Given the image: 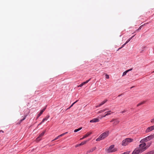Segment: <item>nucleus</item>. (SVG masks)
<instances>
[{
    "mask_svg": "<svg viewBox=\"0 0 154 154\" xmlns=\"http://www.w3.org/2000/svg\"><path fill=\"white\" fill-rule=\"evenodd\" d=\"M126 111V110H124V111H122V112H121V113H124V112H125Z\"/></svg>",
    "mask_w": 154,
    "mask_h": 154,
    "instance_id": "36",
    "label": "nucleus"
},
{
    "mask_svg": "<svg viewBox=\"0 0 154 154\" xmlns=\"http://www.w3.org/2000/svg\"><path fill=\"white\" fill-rule=\"evenodd\" d=\"M140 153H141V152L139 150L138 148H136L132 152V154H139Z\"/></svg>",
    "mask_w": 154,
    "mask_h": 154,
    "instance_id": "8",
    "label": "nucleus"
},
{
    "mask_svg": "<svg viewBox=\"0 0 154 154\" xmlns=\"http://www.w3.org/2000/svg\"><path fill=\"white\" fill-rule=\"evenodd\" d=\"M91 79H89V80L86 81L82 83L81 84L78 86V87H82L84 85L87 83L91 80Z\"/></svg>",
    "mask_w": 154,
    "mask_h": 154,
    "instance_id": "9",
    "label": "nucleus"
},
{
    "mask_svg": "<svg viewBox=\"0 0 154 154\" xmlns=\"http://www.w3.org/2000/svg\"><path fill=\"white\" fill-rule=\"evenodd\" d=\"M152 72V73H154V71H153Z\"/></svg>",
    "mask_w": 154,
    "mask_h": 154,
    "instance_id": "55",
    "label": "nucleus"
},
{
    "mask_svg": "<svg viewBox=\"0 0 154 154\" xmlns=\"http://www.w3.org/2000/svg\"><path fill=\"white\" fill-rule=\"evenodd\" d=\"M96 149V147H95L93 148H92L91 149H90L89 150H88L87 151L86 153L87 154H88L89 153H90L91 152H93V151H94V150H95Z\"/></svg>",
    "mask_w": 154,
    "mask_h": 154,
    "instance_id": "13",
    "label": "nucleus"
},
{
    "mask_svg": "<svg viewBox=\"0 0 154 154\" xmlns=\"http://www.w3.org/2000/svg\"><path fill=\"white\" fill-rule=\"evenodd\" d=\"M144 103H145V102L143 101V102H141V103H138V104H137V106H138L143 104Z\"/></svg>",
    "mask_w": 154,
    "mask_h": 154,
    "instance_id": "22",
    "label": "nucleus"
},
{
    "mask_svg": "<svg viewBox=\"0 0 154 154\" xmlns=\"http://www.w3.org/2000/svg\"><path fill=\"white\" fill-rule=\"evenodd\" d=\"M99 120L98 118H94L90 121V122L91 123H94L99 122Z\"/></svg>",
    "mask_w": 154,
    "mask_h": 154,
    "instance_id": "11",
    "label": "nucleus"
},
{
    "mask_svg": "<svg viewBox=\"0 0 154 154\" xmlns=\"http://www.w3.org/2000/svg\"><path fill=\"white\" fill-rule=\"evenodd\" d=\"M67 132H65V133H65V134H66L67 133Z\"/></svg>",
    "mask_w": 154,
    "mask_h": 154,
    "instance_id": "52",
    "label": "nucleus"
},
{
    "mask_svg": "<svg viewBox=\"0 0 154 154\" xmlns=\"http://www.w3.org/2000/svg\"><path fill=\"white\" fill-rule=\"evenodd\" d=\"M45 109L46 108H44L42 110H41L40 111V112L39 114H38V115L37 118H38L40 116H41V115L42 114V113L45 110Z\"/></svg>",
    "mask_w": 154,
    "mask_h": 154,
    "instance_id": "16",
    "label": "nucleus"
},
{
    "mask_svg": "<svg viewBox=\"0 0 154 154\" xmlns=\"http://www.w3.org/2000/svg\"><path fill=\"white\" fill-rule=\"evenodd\" d=\"M114 145H111L107 149V152L108 153L112 152L117 151V149L116 148H114Z\"/></svg>",
    "mask_w": 154,
    "mask_h": 154,
    "instance_id": "4",
    "label": "nucleus"
},
{
    "mask_svg": "<svg viewBox=\"0 0 154 154\" xmlns=\"http://www.w3.org/2000/svg\"><path fill=\"white\" fill-rule=\"evenodd\" d=\"M62 137L61 135L60 134V135L58 136L56 138H55L54 140H53L52 141H53L54 140H55L58 139H59L60 137Z\"/></svg>",
    "mask_w": 154,
    "mask_h": 154,
    "instance_id": "21",
    "label": "nucleus"
},
{
    "mask_svg": "<svg viewBox=\"0 0 154 154\" xmlns=\"http://www.w3.org/2000/svg\"><path fill=\"white\" fill-rule=\"evenodd\" d=\"M121 96V95H119V96H119H119Z\"/></svg>",
    "mask_w": 154,
    "mask_h": 154,
    "instance_id": "56",
    "label": "nucleus"
},
{
    "mask_svg": "<svg viewBox=\"0 0 154 154\" xmlns=\"http://www.w3.org/2000/svg\"><path fill=\"white\" fill-rule=\"evenodd\" d=\"M143 26V25H142L141 26L138 28V30H140L141 29L142 27Z\"/></svg>",
    "mask_w": 154,
    "mask_h": 154,
    "instance_id": "33",
    "label": "nucleus"
},
{
    "mask_svg": "<svg viewBox=\"0 0 154 154\" xmlns=\"http://www.w3.org/2000/svg\"><path fill=\"white\" fill-rule=\"evenodd\" d=\"M135 35L132 36L131 38H133L135 36Z\"/></svg>",
    "mask_w": 154,
    "mask_h": 154,
    "instance_id": "49",
    "label": "nucleus"
},
{
    "mask_svg": "<svg viewBox=\"0 0 154 154\" xmlns=\"http://www.w3.org/2000/svg\"><path fill=\"white\" fill-rule=\"evenodd\" d=\"M130 152V151H127L126 152H124V153H122V154H129Z\"/></svg>",
    "mask_w": 154,
    "mask_h": 154,
    "instance_id": "24",
    "label": "nucleus"
},
{
    "mask_svg": "<svg viewBox=\"0 0 154 154\" xmlns=\"http://www.w3.org/2000/svg\"><path fill=\"white\" fill-rule=\"evenodd\" d=\"M138 30V29H137V30H136V31H137V30Z\"/></svg>",
    "mask_w": 154,
    "mask_h": 154,
    "instance_id": "54",
    "label": "nucleus"
},
{
    "mask_svg": "<svg viewBox=\"0 0 154 154\" xmlns=\"http://www.w3.org/2000/svg\"><path fill=\"white\" fill-rule=\"evenodd\" d=\"M122 48L121 47V48H119L118 50H117V51L119 50L121 48Z\"/></svg>",
    "mask_w": 154,
    "mask_h": 154,
    "instance_id": "44",
    "label": "nucleus"
},
{
    "mask_svg": "<svg viewBox=\"0 0 154 154\" xmlns=\"http://www.w3.org/2000/svg\"><path fill=\"white\" fill-rule=\"evenodd\" d=\"M105 110H103H103H100V111H99V112H98V113H102V112H103L105 111Z\"/></svg>",
    "mask_w": 154,
    "mask_h": 154,
    "instance_id": "30",
    "label": "nucleus"
},
{
    "mask_svg": "<svg viewBox=\"0 0 154 154\" xmlns=\"http://www.w3.org/2000/svg\"><path fill=\"white\" fill-rule=\"evenodd\" d=\"M82 129V128L81 127V128H79L78 129H75L74 131V132H76L79 131L80 130H81Z\"/></svg>",
    "mask_w": 154,
    "mask_h": 154,
    "instance_id": "19",
    "label": "nucleus"
},
{
    "mask_svg": "<svg viewBox=\"0 0 154 154\" xmlns=\"http://www.w3.org/2000/svg\"><path fill=\"white\" fill-rule=\"evenodd\" d=\"M153 130H154V125L148 127L146 129L145 132L146 133H148Z\"/></svg>",
    "mask_w": 154,
    "mask_h": 154,
    "instance_id": "7",
    "label": "nucleus"
},
{
    "mask_svg": "<svg viewBox=\"0 0 154 154\" xmlns=\"http://www.w3.org/2000/svg\"><path fill=\"white\" fill-rule=\"evenodd\" d=\"M132 69H133L132 68H131V69H128V70H126V71H127V72H128L132 70Z\"/></svg>",
    "mask_w": 154,
    "mask_h": 154,
    "instance_id": "35",
    "label": "nucleus"
},
{
    "mask_svg": "<svg viewBox=\"0 0 154 154\" xmlns=\"http://www.w3.org/2000/svg\"><path fill=\"white\" fill-rule=\"evenodd\" d=\"M133 141L134 140L133 139L131 138H127L123 140L122 145L123 146H126Z\"/></svg>",
    "mask_w": 154,
    "mask_h": 154,
    "instance_id": "2",
    "label": "nucleus"
},
{
    "mask_svg": "<svg viewBox=\"0 0 154 154\" xmlns=\"http://www.w3.org/2000/svg\"><path fill=\"white\" fill-rule=\"evenodd\" d=\"M127 72H127V71H125L123 73L122 76H124V75H125Z\"/></svg>",
    "mask_w": 154,
    "mask_h": 154,
    "instance_id": "26",
    "label": "nucleus"
},
{
    "mask_svg": "<svg viewBox=\"0 0 154 154\" xmlns=\"http://www.w3.org/2000/svg\"><path fill=\"white\" fill-rule=\"evenodd\" d=\"M101 106L100 105V104H99V105H97V106H96V108H97V107H99L100 106Z\"/></svg>",
    "mask_w": 154,
    "mask_h": 154,
    "instance_id": "38",
    "label": "nucleus"
},
{
    "mask_svg": "<svg viewBox=\"0 0 154 154\" xmlns=\"http://www.w3.org/2000/svg\"><path fill=\"white\" fill-rule=\"evenodd\" d=\"M26 117H25L24 118H23V119H21V120H20V122H22L24 120V119H25V118H26Z\"/></svg>",
    "mask_w": 154,
    "mask_h": 154,
    "instance_id": "34",
    "label": "nucleus"
},
{
    "mask_svg": "<svg viewBox=\"0 0 154 154\" xmlns=\"http://www.w3.org/2000/svg\"><path fill=\"white\" fill-rule=\"evenodd\" d=\"M65 134V133H63V134H61V135L62 136H63Z\"/></svg>",
    "mask_w": 154,
    "mask_h": 154,
    "instance_id": "39",
    "label": "nucleus"
},
{
    "mask_svg": "<svg viewBox=\"0 0 154 154\" xmlns=\"http://www.w3.org/2000/svg\"><path fill=\"white\" fill-rule=\"evenodd\" d=\"M131 39V38H130L128 39V40H129V41H130Z\"/></svg>",
    "mask_w": 154,
    "mask_h": 154,
    "instance_id": "43",
    "label": "nucleus"
},
{
    "mask_svg": "<svg viewBox=\"0 0 154 154\" xmlns=\"http://www.w3.org/2000/svg\"><path fill=\"white\" fill-rule=\"evenodd\" d=\"M144 103H145V102L143 101V102H141V103H138V104H137V106H138L143 104Z\"/></svg>",
    "mask_w": 154,
    "mask_h": 154,
    "instance_id": "23",
    "label": "nucleus"
},
{
    "mask_svg": "<svg viewBox=\"0 0 154 154\" xmlns=\"http://www.w3.org/2000/svg\"><path fill=\"white\" fill-rule=\"evenodd\" d=\"M45 133V131H44L42 132V133H41L39 135V136L37 138V140L39 141L40 140V139H39L41 137H42L44 134Z\"/></svg>",
    "mask_w": 154,
    "mask_h": 154,
    "instance_id": "12",
    "label": "nucleus"
},
{
    "mask_svg": "<svg viewBox=\"0 0 154 154\" xmlns=\"http://www.w3.org/2000/svg\"><path fill=\"white\" fill-rule=\"evenodd\" d=\"M105 113H106V115H104L103 116V117H105L106 116L110 115L113 112H112L110 111H108L107 112H105Z\"/></svg>",
    "mask_w": 154,
    "mask_h": 154,
    "instance_id": "15",
    "label": "nucleus"
},
{
    "mask_svg": "<svg viewBox=\"0 0 154 154\" xmlns=\"http://www.w3.org/2000/svg\"><path fill=\"white\" fill-rule=\"evenodd\" d=\"M78 100H77L76 101H75V102H74V103H73L74 104L75 103H76L77 102H78Z\"/></svg>",
    "mask_w": 154,
    "mask_h": 154,
    "instance_id": "40",
    "label": "nucleus"
},
{
    "mask_svg": "<svg viewBox=\"0 0 154 154\" xmlns=\"http://www.w3.org/2000/svg\"><path fill=\"white\" fill-rule=\"evenodd\" d=\"M154 152L153 151H151L148 152L146 154H153Z\"/></svg>",
    "mask_w": 154,
    "mask_h": 154,
    "instance_id": "25",
    "label": "nucleus"
},
{
    "mask_svg": "<svg viewBox=\"0 0 154 154\" xmlns=\"http://www.w3.org/2000/svg\"><path fill=\"white\" fill-rule=\"evenodd\" d=\"M83 143L82 142L81 143H80V144H77L75 145V147H77L79 146H82V145H84L83 144Z\"/></svg>",
    "mask_w": 154,
    "mask_h": 154,
    "instance_id": "20",
    "label": "nucleus"
},
{
    "mask_svg": "<svg viewBox=\"0 0 154 154\" xmlns=\"http://www.w3.org/2000/svg\"><path fill=\"white\" fill-rule=\"evenodd\" d=\"M91 134V132H88L86 134H85V135H84L83 137L82 138H81L80 139V140H83V139L88 137V136H89L90 134Z\"/></svg>",
    "mask_w": 154,
    "mask_h": 154,
    "instance_id": "10",
    "label": "nucleus"
},
{
    "mask_svg": "<svg viewBox=\"0 0 154 154\" xmlns=\"http://www.w3.org/2000/svg\"><path fill=\"white\" fill-rule=\"evenodd\" d=\"M146 25V23H144V24H143V26L145 25Z\"/></svg>",
    "mask_w": 154,
    "mask_h": 154,
    "instance_id": "50",
    "label": "nucleus"
},
{
    "mask_svg": "<svg viewBox=\"0 0 154 154\" xmlns=\"http://www.w3.org/2000/svg\"><path fill=\"white\" fill-rule=\"evenodd\" d=\"M151 142H149L147 143V145H146V147H147V149L151 145Z\"/></svg>",
    "mask_w": 154,
    "mask_h": 154,
    "instance_id": "18",
    "label": "nucleus"
},
{
    "mask_svg": "<svg viewBox=\"0 0 154 154\" xmlns=\"http://www.w3.org/2000/svg\"><path fill=\"white\" fill-rule=\"evenodd\" d=\"M137 148H138L141 153L143 152L147 149V147H146V143H141L139 145V147Z\"/></svg>",
    "mask_w": 154,
    "mask_h": 154,
    "instance_id": "3",
    "label": "nucleus"
},
{
    "mask_svg": "<svg viewBox=\"0 0 154 154\" xmlns=\"http://www.w3.org/2000/svg\"><path fill=\"white\" fill-rule=\"evenodd\" d=\"M150 122L152 123H154V118L150 120Z\"/></svg>",
    "mask_w": 154,
    "mask_h": 154,
    "instance_id": "27",
    "label": "nucleus"
},
{
    "mask_svg": "<svg viewBox=\"0 0 154 154\" xmlns=\"http://www.w3.org/2000/svg\"><path fill=\"white\" fill-rule=\"evenodd\" d=\"M107 101V100H103V102H102V103H103L104 104Z\"/></svg>",
    "mask_w": 154,
    "mask_h": 154,
    "instance_id": "31",
    "label": "nucleus"
},
{
    "mask_svg": "<svg viewBox=\"0 0 154 154\" xmlns=\"http://www.w3.org/2000/svg\"><path fill=\"white\" fill-rule=\"evenodd\" d=\"M104 110H105V111L107 110H108V109L107 108H106V109H104Z\"/></svg>",
    "mask_w": 154,
    "mask_h": 154,
    "instance_id": "47",
    "label": "nucleus"
},
{
    "mask_svg": "<svg viewBox=\"0 0 154 154\" xmlns=\"http://www.w3.org/2000/svg\"><path fill=\"white\" fill-rule=\"evenodd\" d=\"M151 23V21H150L149 23H146V24H148L149 23Z\"/></svg>",
    "mask_w": 154,
    "mask_h": 154,
    "instance_id": "48",
    "label": "nucleus"
},
{
    "mask_svg": "<svg viewBox=\"0 0 154 154\" xmlns=\"http://www.w3.org/2000/svg\"><path fill=\"white\" fill-rule=\"evenodd\" d=\"M1 131H2V132H3L2 131H0V132H1Z\"/></svg>",
    "mask_w": 154,
    "mask_h": 154,
    "instance_id": "53",
    "label": "nucleus"
},
{
    "mask_svg": "<svg viewBox=\"0 0 154 154\" xmlns=\"http://www.w3.org/2000/svg\"><path fill=\"white\" fill-rule=\"evenodd\" d=\"M109 131H106L102 134L99 137L96 139V140L97 141H98L104 139L109 135Z\"/></svg>",
    "mask_w": 154,
    "mask_h": 154,
    "instance_id": "1",
    "label": "nucleus"
},
{
    "mask_svg": "<svg viewBox=\"0 0 154 154\" xmlns=\"http://www.w3.org/2000/svg\"><path fill=\"white\" fill-rule=\"evenodd\" d=\"M154 138V134L150 136H148L147 137L144 138L145 140V141L146 142H147Z\"/></svg>",
    "mask_w": 154,
    "mask_h": 154,
    "instance_id": "5",
    "label": "nucleus"
},
{
    "mask_svg": "<svg viewBox=\"0 0 154 154\" xmlns=\"http://www.w3.org/2000/svg\"><path fill=\"white\" fill-rule=\"evenodd\" d=\"M105 76H106V78L107 79L109 78V75H108L107 74H106L105 75Z\"/></svg>",
    "mask_w": 154,
    "mask_h": 154,
    "instance_id": "32",
    "label": "nucleus"
},
{
    "mask_svg": "<svg viewBox=\"0 0 154 154\" xmlns=\"http://www.w3.org/2000/svg\"><path fill=\"white\" fill-rule=\"evenodd\" d=\"M125 45V43L124 44H123V45H122V48Z\"/></svg>",
    "mask_w": 154,
    "mask_h": 154,
    "instance_id": "42",
    "label": "nucleus"
},
{
    "mask_svg": "<svg viewBox=\"0 0 154 154\" xmlns=\"http://www.w3.org/2000/svg\"><path fill=\"white\" fill-rule=\"evenodd\" d=\"M127 41H128V42H129L130 41L129 40H128Z\"/></svg>",
    "mask_w": 154,
    "mask_h": 154,
    "instance_id": "51",
    "label": "nucleus"
},
{
    "mask_svg": "<svg viewBox=\"0 0 154 154\" xmlns=\"http://www.w3.org/2000/svg\"><path fill=\"white\" fill-rule=\"evenodd\" d=\"M89 140H90V139H89L88 140H86L85 141L83 142H82L83 143H84L83 144H85L87 142L89 141Z\"/></svg>",
    "mask_w": 154,
    "mask_h": 154,
    "instance_id": "29",
    "label": "nucleus"
},
{
    "mask_svg": "<svg viewBox=\"0 0 154 154\" xmlns=\"http://www.w3.org/2000/svg\"><path fill=\"white\" fill-rule=\"evenodd\" d=\"M89 140H90V139H89L88 140H86L85 141L83 142H82L83 143H84L83 144H85L87 142L89 141Z\"/></svg>",
    "mask_w": 154,
    "mask_h": 154,
    "instance_id": "28",
    "label": "nucleus"
},
{
    "mask_svg": "<svg viewBox=\"0 0 154 154\" xmlns=\"http://www.w3.org/2000/svg\"><path fill=\"white\" fill-rule=\"evenodd\" d=\"M49 117L50 116L49 115H48L45 118L43 119L40 124L43 123L45 121L47 120Z\"/></svg>",
    "mask_w": 154,
    "mask_h": 154,
    "instance_id": "14",
    "label": "nucleus"
},
{
    "mask_svg": "<svg viewBox=\"0 0 154 154\" xmlns=\"http://www.w3.org/2000/svg\"><path fill=\"white\" fill-rule=\"evenodd\" d=\"M100 104V105L101 106L103 105V104H104L103 103H102V102Z\"/></svg>",
    "mask_w": 154,
    "mask_h": 154,
    "instance_id": "37",
    "label": "nucleus"
},
{
    "mask_svg": "<svg viewBox=\"0 0 154 154\" xmlns=\"http://www.w3.org/2000/svg\"><path fill=\"white\" fill-rule=\"evenodd\" d=\"M70 108H69H69H67L66 109V110H65V111H66V110H68V109H69Z\"/></svg>",
    "mask_w": 154,
    "mask_h": 154,
    "instance_id": "46",
    "label": "nucleus"
},
{
    "mask_svg": "<svg viewBox=\"0 0 154 154\" xmlns=\"http://www.w3.org/2000/svg\"><path fill=\"white\" fill-rule=\"evenodd\" d=\"M128 42V41H127L125 43V44L126 45V44H127Z\"/></svg>",
    "mask_w": 154,
    "mask_h": 154,
    "instance_id": "45",
    "label": "nucleus"
},
{
    "mask_svg": "<svg viewBox=\"0 0 154 154\" xmlns=\"http://www.w3.org/2000/svg\"><path fill=\"white\" fill-rule=\"evenodd\" d=\"M110 122H113V125L114 126L118 124L119 123V121L116 119H112L110 121Z\"/></svg>",
    "mask_w": 154,
    "mask_h": 154,
    "instance_id": "6",
    "label": "nucleus"
},
{
    "mask_svg": "<svg viewBox=\"0 0 154 154\" xmlns=\"http://www.w3.org/2000/svg\"><path fill=\"white\" fill-rule=\"evenodd\" d=\"M74 105V104L73 103H72L70 106H69V108H71L72 106L73 105Z\"/></svg>",
    "mask_w": 154,
    "mask_h": 154,
    "instance_id": "41",
    "label": "nucleus"
},
{
    "mask_svg": "<svg viewBox=\"0 0 154 154\" xmlns=\"http://www.w3.org/2000/svg\"><path fill=\"white\" fill-rule=\"evenodd\" d=\"M146 142L145 141V140L144 138H143L141 140L140 142V143H145Z\"/></svg>",
    "mask_w": 154,
    "mask_h": 154,
    "instance_id": "17",
    "label": "nucleus"
}]
</instances>
